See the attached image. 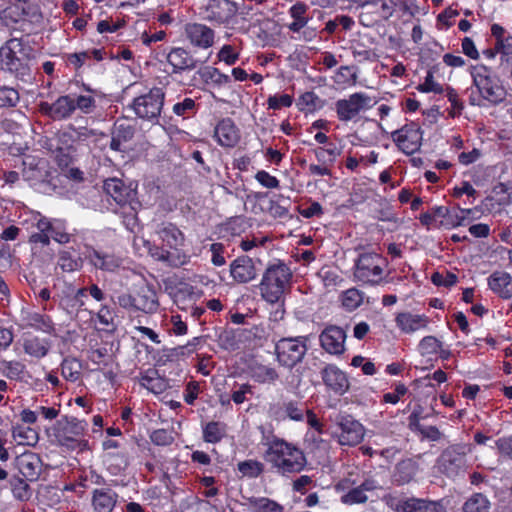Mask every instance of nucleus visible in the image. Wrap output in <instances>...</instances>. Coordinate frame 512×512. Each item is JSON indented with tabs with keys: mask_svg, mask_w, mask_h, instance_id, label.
<instances>
[{
	"mask_svg": "<svg viewBox=\"0 0 512 512\" xmlns=\"http://www.w3.org/2000/svg\"><path fill=\"white\" fill-rule=\"evenodd\" d=\"M112 134L123 143L130 141L134 137V128L127 124L116 125Z\"/></svg>",
	"mask_w": 512,
	"mask_h": 512,
	"instance_id": "69168bd1",
	"label": "nucleus"
},
{
	"mask_svg": "<svg viewBox=\"0 0 512 512\" xmlns=\"http://www.w3.org/2000/svg\"><path fill=\"white\" fill-rule=\"evenodd\" d=\"M364 295V292L357 288L347 289L341 294L342 306L347 311H354L363 303Z\"/></svg>",
	"mask_w": 512,
	"mask_h": 512,
	"instance_id": "4c0bfd02",
	"label": "nucleus"
},
{
	"mask_svg": "<svg viewBox=\"0 0 512 512\" xmlns=\"http://www.w3.org/2000/svg\"><path fill=\"white\" fill-rule=\"evenodd\" d=\"M319 340L321 347L329 354L341 355L345 351L346 332L339 326L326 327Z\"/></svg>",
	"mask_w": 512,
	"mask_h": 512,
	"instance_id": "f3484780",
	"label": "nucleus"
},
{
	"mask_svg": "<svg viewBox=\"0 0 512 512\" xmlns=\"http://www.w3.org/2000/svg\"><path fill=\"white\" fill-rule=\"evenodd\" d=\"M135 311L154 313L159 307L155 289L149 284L138 286L135 294Z\"/></svg>",
	"mask_w": 512,
	"mask_h": 512,
	"instance_id": "412c9836",
	"label": "nucleus"
},
{
	"mask_svg": "<svg viewBox=\"0 0 512 512\" xmlns=\"http://www.w3.org/2000/svg\"><path fill=\"white\" fill-rule=\"evenodd\" d=\"M75 110L79 109L84 114L92 113L96 108V100L90 95H78L73 98Z\"/></svg>",
	"mask_w": 512,
	"mask_h": 512,
	"instance_id": "de8ad7c7",
	"label": "nucleus"
},
{
	"mask_svg": "<svg viewBox=\"0 0 512 512\" xmlns=\"http://www.w3.org/2000/svg\"><path fill=\"white\" fill-rule=\"evenodd\" d=\"M473 86L480 97L491 105H499L506 99L507 92L501 80L485 65L472 66Z\"/></svg>",
	"mask_w": 512,
	"mask_h": 512,
	"instance_id": "39448f33",
	"label": "nucleus"
},
{
	"mask_svg": "<svg viewBox=\"0 0 512 512\" xmlns=\"http://www.w3.org/2000/svg\"><path fill=\"white\" fill-rule=\"evenodd\" d=\"M23 347L25 353L36 358H42L48 353V343L36 337L25 340Z\"/></svg>",
	"mask_w": 512,
	"mask_h": 512,
	"instance_id": "79ce46f5",
	"label": "nucleus"
},
{
	"mask_svg": "<svg viewBox=\"0 0 512 512\" xmlns=\"http://www.w3.org/2000/svg\"><path fill=\"white\" fill-rule=\"evenodd\" d=\"M297 106L301 111L313 112L323 106V101L314 92L308 91L298 98Z\"/></svg>",
	"mask_w": 512,
	"mask_h": 512,
	"instance_id": "a19ab883",
	"label": "nucleus"
},
{
	"mask_svg": "<svg viewBox=\"0 0 512 512\" xmlns=\"http://www.w3.org/2000/svg\"><path fill=\"white\" fill-rule=\"evenodd\" d=\"M249 503L252 512H283L284 510L282 505L265 497L250 498Z\"/></svg>",
	"mask_w": 512,
	"mask_h": 512,
	"instance_id": "58836bf2",
	"label": "nucleus"
},
{
	"mask_svg": "<svg viewBox=\"0 0 512 512\" xmlns=\"http://www.w3.org/2000/svg\"><path fill=\"white\" fill-rule=\"evenodd\" d=\"M88 424L76 417L63 416L51 428L52 443L68 450H83L88 442L83 439Z\"/></svg>",
	"mask_w": 512,
	"mask_h": 512,
	"instance_id": "7ed1b4c3",
	"label": "nucleus"
},
{
	"mask_svg": "<svg viewBox=\"0 0 512 512\" xmlns=\"http://www.w3.org/2000/svg\"><path fill=\"white\" fill-rule=\"evenodd\" d=\"M230 274L237 283L244 284L256 278L257 270L250 257L240 256L230 264Z\"/></svg>",
	"mask_w": 512,
	"mask_h": 512,
	"instance_id": "4be33fe9",
	"label": "nucleus"
},
{
	"mask_svg": "<svg viewBox=\"0 0 512 512\" xmlns=\"http://www.w3.org/2000/svg\"><path fill=\"white\" fill-rule=\"evenodd\" d=\"M501 63L512 64V36H507L505 40L497 41Z\"/></svg>",
	"mask_w": 512,
	"mask_h": 512,
	"instance_id": "4d7b16f0",
	"label": "nucleus"
},
{
	"mask_svg": "<svg viewBox=\"0 0 512 512\" xmlns=\"http://www.w3.org/2000/svg\"><path fill=\"white\" fill-rule=\"evenodd\" d=\"M470 448L466 444H454L442 451L437 459L438 470L449 478L464 475L467 470V454Z\"/></svg>",
	"mask_w": 512,
	"mask_h": 512,
	"instance_id": "0eeeda50",
	"label": "nucleus"
},
{
	"mask_svg": "<svg viewBox=\"0 0 512 512\" xmlns=\"http://www.w3.org/2000/svg\"><path fill=\"white\" fill-rule=\"evenodd\" d=\"M412 431L420 433L423 438L430 441H438L442 437V433L436 426H425L422 424L420 428H415Z\"/></svg>",
	"mask_w": 512,
	"mask_h": 512,
	"instance_id": "338daca9",
	"label": "nucleus"
},
{
	"mask_svg": "<svg viewBox=\"0 0 512 512\" xmlns=\"http://www.w3.org/2000/svg\"><path fill=\"white\" fill-rule=\"evenodd\" d=\"M218 58L227 65H234L239 58V54L234 51L231 45H224L218 53Z\"/></svg>",
	"mask_w": 512,
	"mask_h": 512,
	"instance_id": "0e129e2a",
	"label": "nucleus"
},
{
	"mask_svg": "<svg viewBox=\"0 0 512 512\" xmlns=\"http://www.w3.org/2000/svg\"><path fill=\"white\" fill-rule=\"evenodd\" d=\"M214 137L221 146L233 148L240 140V133L234 122L230 118H225L216 125Z\"/></svg>",
	"mask_w": 512,
	"mask_h": 512,
	"instance_id": "5701e85b",
	"label": "nucleus"
},
{
	"mask_svg": "<svg viewBox=\"0 0 512 512\" xmlns=\"http://www.w3.org/2000/svg\"><path fill=\"white\" fill-rule=\"evenodd\" d=\"M431 281L436 286L451 287L457 283L458 278L455 274L450 273V272H447L445 275H443L439 272H435L431 276Z\"/></svg>",
	"mask_w": 512,
	"mask_h": 512,
	"instance_id": "13d9d810",
	"label": "nucleus"
},
{
	"mask_svg": "<svg viewBox=\"0 0 512 512\" xmlns=\"http://www.w3.org/2000/svg\"><path fill=\"white\" fill-rule=\"evenodd\" d=\"M255 179L264 187L274 189L278 188L280 185L279 180L270 175L268 172L261 170L258 171L255 175Z\"/></svg>",
	"mask_w": 512,
	"mask_h": 512,
	"instance_id": "e2e57ef3",
	"label": "nucleus"
},
{
	"mask_svg": "<svg viewBox=\"0 0 512 512\" xmlns=\"http://www.w3.org/2000/svg\"><path fill=\"white\" fill-rule=\"evenodd\" d=\"M200 10L203 19L219 25H229L236 19L238 5L230 0H207Z\"/></svg>",
	"mask_w": 512,
	"mask_h": 512,
	"instance_id": "ddd939ff",
	"label": "nucleus"
},
{
	"mask_svg": "<svg viewBox=\"0 0 512 512\" xmlns=\"http://www.w3.org/2000/svg\"><path fill=\"white\" fill-rule=\"evenodd\" d=\"M197 74L206 84L216 87L225 86L231 82L228 75L221 73L217 68L211 66L199 68Z\"/></svg>",
	"mask_w": 512,
	"mask_h": 512,
	"instance_id": "473e14b6",
	"label": "nucleus"
},
{
	"mask_svg": "<svg viewBox=\"0 0 512 512\" xmlns=\"http://www.w3.org/2000/svg\"><path fill=\"white\" fill-rule=\"evenodd\" d=\"M39 456L33 452H25L15 459V465L19 472L29 481H35L40 474Z\"/></svg>",
	"mask_w": 512,
	"mask_h": 512,
	"instance_id": "393cba45",
	"label": "nucleus"
},
{
	"mask_svg": "<svg viewBox=\"0 0 512 512\" xmlns=\"http://www.w3.org/2000/svg\"><path fill=\"white\" fill-rule=\"evenodd\" d=\"M140 385L155 394L163 393L167 387V382L158 375L157 370H150L140 377Z\"/></svg>",
	"mask_w": 512,
	"mask_h": 512,
	"instance_id": "72a5a7b5",
	"label": "nucleus"
},
{
	"mask_svg": "<svg viewBox=\"0 0 512 512\" xmlns=\"http://www.w3.org/2000/svg\"><path fill=\"white\" fill-rule=\"evenodd\" d=\"M203 440L206 443H219L227 433V425L220 421H210L203 426Z\"/></svg>",
	"mask_w": 512,
	"mask_h": 512,
	"instance_id": "2f4dec72",
	"label": "nucleus"
},
{
	"mask_svg": "<svg viewBox=\"0 0 512 512\" xmlns=\"http://www.w3.org/2000/svg\"><path fill=\"white\" fill-rule=\"evenodd\" d=\"M490 509V501L487 496L482 493H474L463 504V512H488Z\"/></svg>",
	"mask_w": 512,
	"mask_h": 512,
	"instance_id": "e433bc0d",
	"label": "nucleus"
},
{
	"mask_svg": "<svg viewBox=\"0 0 512 512\" xmlns=\"http://www.w3.org/2000/svg\"><path fill=\"white\" fill-rule=\"evenodd\" d=\"M324 384L338 395H343L349 389V380L346 374L335 365H327L322 371Z\"/></svg>",
	"mask_w": 512,
	"mask_h": 512,
	"instance_id": "aec40b11",
	"label": "nucleus"
},
{
	"mask_svg": "<svg viewBox=\"0 0 512 512\" xmlns=\"http://www.w3.org/2000/svg\"><path fill=\"white\" fill-rule=\"evenodd\" d=\"M166 59L172 67L171 74H181L183 72L192 71L197 68L198 64L206 62V60L200 61L194 58L187 50L181 47L171 49Z\"/></svg>",
	"mask_w": 512,
	"mask_h": 512,
	"instance_id": "a211bd4d",
	"label": "nucleus"
},
{
	"mask_svg": "<svg viewBox=\"0 0 512 512\" xmlns=\"http://www.w3.org/2000/svg\"><path fill=\"white\" fill-rule=\"evenodd\" d=\"M57 265L63 272H74L81 268L82 261L80 258H74L68 251H61Z\"/></svg>",
	"mask_w": 512,
	"mask_h": 512,
	"instance_id": "c03bdc74",
	"label": "nucleus"
},
{
	"mask_svg": "<svg viewBox=\"0 0 512 512\" xmlns=\"http://www.w3.org/2000/svg\"><path fill=\"white\" fill-rule=\"evenodd\" d=\"M49 235L50 238H53L60 244H66L70 241V235L63 230L60 222H54Z\"/></svg>",
	"mask_w": 512,
	"mask_h": 512,
	"instance_id": "774afa93",
	"label": "nucleus"
},
{
	"mask_svg": "<svg viewBox=\"0 0 512 512\" xmlns=\"http://www.w3.org/2000/svg\"><path fill=\"white\" fill-rule=\"evenodd\" d=\"M376 104L370 96L357 92L346 99H339L335 103V110L340 121L348 122L354 119L363 110H368Z\"/></svg>",
	"mask_w": 512,
	"mask_h": 512,
	"instance_id": "4468645a",
	"label": "nucleus"
},
{
	"mask_svg": "<svg viewBox=\"0 0 512 512\" xmlns=\"http://www.w3.org/2000/svg\"><path fill=\"white\" fill-rule=\"evenodd\" d=\"M165 93L161 88H153L147 94L136 97L130 107L137 117L158 123L164 105Z\"/></svg>",
	"mask_w": 512,
	"mask_h": 512,
	"instance_id": "9d476101",
	"label": "nucleus"
},
{
	"mask_svg": "<svg viewBox=\"0 0 512 512\" xmlns=\"http://www.w3.org/2000/svg\"><path fill=\"white\" fill-rule=\"evenodd\" d=\"M19 101L18 90L10 86H0V108L15 107Z\"/></svg>",
	"mask_w": 512,
	"mask_h": 512,
	"instance_id": "a18cd8bd",
	"label": "nucleus"
},
{
	"mask_svg": "<svg viewBox=\"0 0 512 512\" xmlns=\"http://www.w3.org/2000/svg\"><path fill=\"white\" fill-rule=\"evenodd\" d=\"M185 35L190 43L199 48L207 49L214 43V31L200 23H189L185 26Z\"/></svg>",
	"mask_w": 512,
	"mask_h": 512,
	"instance_id": "6ab92c4d",
	"label": "nucleus"
},
{
	"mask_svg": "<svg viewBox=\"0 0 512 512\" xmlns=\"http://www.w3.org/2000/svg\"><path fill=\"white\" fill-rule=\"evenodd\" d=\"M265 459L281 475L299 473L307 465L303 451L283 439L273 437L264 442Z\"/></svg>",
	"mask_w": 512,
	"mask_h": 512,
	"instance_id": "f257e3e1",
	"label": "nucleus"
},
{
	"mask_svg": "<svg viewBox=\"0 0 512 512\" xmlns=\"http://www.w3.org/2000/svg\"><path fill=\"white\" fill-rule=\"evenodd\" d=\"M30 325L45 333H52L54 330V324L51 318L40 313H34L30 316Z\"/></svg>",
	"mask_w": 512,
	"mask_h": 512,
	"instance_id": "49530a36",
	"label": "nucleus"
},
{
	"mask_svg": "<svg viewBox=\"0 0 512 512\" xmlns=\"http://www.w3.org/2000/svg\"><path fill=\"white\" fill-rule=\"evenodd\" d=\"M105 463L108 471L117 475L129 465L128 454L125 451L109 452L105 454Z\"/></svg>",
	"mask_w": 512,
	"mask_h": 512,
	"instance_id": "f704fd0d",
	"label": "nucleus"
},
{
	"mask_svg": "<svg viewBox=\"0 0 512 512\" xmlns=\"http://www.w3.org/2000/svg\"><path fill=\"white\" fill-rule=\"evenodd\" d=\"M442 343L434 336H426L419 343V351L422 355L435 354L441 348Z\"/></svg>",
	"mask_w": 512,
	"mask_h": 512,
	"instance_id": "09e8293b",
	"label": "nucleus"
},
{
	"mask_svg": "<svg viewBox=\"0 0 512 512\" xmlns=\"http://www.w3.org/2000/svg\"><path fill=\"white\" fill-rule=\"evenodd\" d=\"M386 266L387 260L380 254L363 252L355 261L353 276L363 284L378 285L383 279Z\"/></svg>",
	"mask_w": 512,
	"mask_h": 512,
	"instance_id": "423d86ee",
	"label": "nucleus"
},
{
	"mask_svg": "<svg viewBox=\"0 0 512 512\" xmlns=\"http://www.w3.org/2000/svg\"><path fill=\"white\" fill-rule=\"evenodd\" d=\"M81 364L74 358H65L61 363V374L69 381L75 382L80 376Z\"/></svg>",
	"mask_w": 512,
	"mask_h": 512,
	"instance_id": "37998d69",
	"label": "nucleus"
},
{
	"mask_svg": "<svg viewBox=\"0 0 512 512\" xmlns=\"http://www.w3.org/2000/svg\"><path fill=\"white\" fill-rule=\"evenodd\" d=\"M71 147L64 149L58 148L55 153V160L58 166L62 169L68 168L73 162V155L71 153Z\"/></svg>",
	"mask_w": 512,
	"mask_h": 512,
	"instance_id": "680f3d73",
	"label": "nucleus"
},
{
	"mask_svg": "<svg viewBox=\"0 0 512 512\" xmlns=\"http://www.w3.org/2000/svg\"><path fill=\"white\" fill-rule=\"evenodd\" d=\"M87 258L90 264L93 265L96 269L107 272L116 271L122 264L121 258L115 254L97 250L95 248H91L88 251Z\"/></svg>",
	"mask_w": 512,
	"mask_h": 512,
	"instance_id": "b1692460",
	"label": "nucleus"
},
{
	"mask_svg": "<svg viewBox=\"0 0 512 512\" xmlns=\"http://www.w3.org/2000/svg\"><path fill=\"white\" fill-rule=\"evenodd\" d=\"M118 499V494L111 488L95 489L92 492V505L95 512H112Z\"/></svg>",
	"mask_w": 512,
	"mask_h": 512,
	"instance_id": "bb28decb",
	"label": "nucleus"
},
{
	"mask_svg": "<svg viewBox=\"0 0 512 512\" xmlns=\"http://www.w3.org/2000/svg\"><path fill=\"white\" fill-rule=\"evenodd\" d=\"M75 112L73 97L64 95L57 98L54 102L53 120H64L72 116Z\"/></svg>",
	"mask_w": 512,
	"mask_h": 512,
	"instance_id": "c9c22d12",
	"label": "nucleus"
},
{
	"mask_svg": "<svg viewBox=\"0 0 512 512\" xmlns=\"http://www.w3.org/2000/svg\"><path fill=\"white\" fill-rule=\"evenodd\" d=\"M489 288L502 299L512 298V277L504 271H495L487 279Z\"/></svg>",
	"mask_w": 512,
	"mask_h": 512,
	"instance_id": "a878e982",
	"label": "nucleus"
},
{
	"mask_svg": "<svg viewBox=\"0 0 512 512\" xmlns=\"http://www.w3.org/2000/svg\"><path fill=\"white\" fill-rule=\"evenodd\" d=\"M423 499L408 498L400 501L396 506L397 512H422Z\"/></svg>",
	"mask_w": 512,
	"mask_h": 512,
	"instance_id": "864d4df0",
	"label": "nucleus"
},
{
	"mask_svg": "<svg viewBox=\"0 0 512 512\" xmlns=\"http://www.w3.org/2000/svg\"><path fill=\"white\" fill-rule=\"evenodd\" d=\"M32 49L19 38H12L0 48V70L15 78L29 82L31 80L30 53Z\"/></svg>",
	"mask_w": 512,
	"mask_h": 512,
	"instance_id": "f03ea898",
	"label": "nucleus"
},
{
	"mask_svg": "<svg viewBox=\"0 0 512 512\" xmlns=\"http://www.w3.org/2000/svg\"><path fill=\"white\" fill-rule=\"evenodd\" d=\"M284 411L291 420L301 421L304 418L305 408L294 401L284 403Z\"/></svg>",
	"mask_w": 512,
	"mask_h": 512,
	"instance_id": "6e6d98bb",
	"label": "nucleus"
},
{
	"mask_svg": "<svg viewBox=\"0 0 512 512\" xmlns=\"http://www.w3.org/2000/svg\"><path fill=\"white\" fill-rule=\"evenodd\" d=\"M417 89L423 93L433 92L436 94H441L444 92L443 87L439 83L434 81V76H433L432 71L427 72L425 81L422 84H419Z\"/></svg>",
	"mask_w": 512,
	"mask_h": 512,
	"instance_id": "3c124183",
	"label": "nucleus"
},
{
	"mask_svg": "<svg viewBox=\"0 0 512 512\" xmlns=\"http://www.w3.org/2000/svg\"><path fill=\"white\" fill-rule=\"evenodd\" d=\"M156 232L160 239L171 249L177 250L179 246L183 245L184 236L172 223H161Z\"/></svg>",
	"mask_w": 512,
	"mask_h": 512,
	"instance_id": "c756f323",
	"label": "nucleus"
},
{
	"mask_svg": "<svg viewBox=\"0 0 512 512\" xmlns=\"http://www.w3.org/2000/svg\"><path fill=\"white\" fill-rule=\"evenodd\" d=\"M210 251L212 253L211 262L215 266H223L226 263V259L224 257L225 246L223 243H213L210 246Z\"/></svg>",
	"mask_w": 512,
	"mask_h": 512,
	"instance_id": "052dcab7",
	"label": "nucleus"
},
{
	"mask_svg": "<svg viewBox=\"0 0 512 512\" xmlns=\"http://www.w3.org/2000/svg\"><path fill=\"white\" fill-rule=\"evenodd\" d=\"M380 488L379 483L372 477H366L361 482L351 477L342 479L337 485V490L346 491L341 495V502L345 505L364 504L369 500L368 493Z\"/></svg>",
	"mask_w": 512,
	"mask_h": 512,
	"instance_id": "1a4fd4ad",
	"label": "nucleus"
},
{
	"mask_svg": "<svg viewBox=\"0 0 512 512\" xmlns=\"http://www.w3.org/2000/svg\"><path fill=\"white\" fill-rule=\"evenodd\" d=\"M306 336L281 338L275 343L276 360L280 366L292 369L300 363L308 348Z\"/></svg>",
	"mask_w": 512,
	"mask_h": 512,
	"instance_id": "6e6552de",
	"label": "nucleus"
},
{
	"mask_svg": "<svg viewBox=\"0 0 512 512\" xmlns=\"http://www.w3.org/2000/svg\"><path fill=\"white\" fill-rule=\"evenodd\" d=\"M292 102V97L288 94L274 95L268 98V107L277 110L282 107H290Z\"/></svg>",
	"mask_w": 512,
	"mask_h": 512,
	"instance_id": "bf43d9fd",
	"label": "nucleus"
},
{
	"mask_svg": "<svg viewBox=\"0 0 512 512\" xmlns=\"http://www.w3.org/2000/svg\"><path fill=\"white\" fill-rule=\"evenodd\" d=\"M53 300L58 303L59 307L69 314L77 311L76 304L78 300L73 295V284L63 282L62 287H57Z\"/></svg>",
	"mask_w": 512,
	"mask_h": 512,
	"instance_id": "cd10ccee",
	"label": "nucleus"
},
{
	"mask_svg": "<svg viewBox=\"0 0 512 512\" xmlns=\"http://www.w3.org/2000/svg\"><path fill=\"white\" fill-rule=\"evenodd\" d=\"M335 430L333 434L340 445L355 446L364 438L363 425L349 414L338 413L332 418Z\"/></svg>",
	"mask_w": 512,
	"mask_h": 512,
	"instance_id": "9b49d317",
	"label": "nucleus"
},
{
	"mask_svg": "<svg viewBox=\"0 0 512 512\" xmlns=\"http://www.w3.org/2000/svg\"><path fill=\"white\" fill-rule=\"evenodd\" d=\"M103 189L120 206L128 205L129 208L136 213L140 206L137 201V191L135 188L126 186L122 180L118 178H109L104 181Z\"/></svg>",
	"mask_w": 512,
	"mask_h": 512,
	"instance_id": "2eb2a0df",
	"label": "nucleus"
},
{
	"mask_svg": "<svg viewBox=\"0 0 512 512\" xmlns=\"http://www.w3.org/2000/svg\"><path fill=\"white\" fill-rule=\"evenodd\" d=\"M242 477L257 478L264 472V464L258 460L250 459L237 464Z\"/></svg>",
	"mask_w": 512,
	"mask_h": 512,
	"instance_id": "ea45409f",
	"label": "nucleus"
},
{
	"mask_svg": "<svg viewBox=\"0 0 512 512\" xmlns=\"http://www.w3.org/2000/svg\"><path fill=\"white\" fill-rule=\"evenodd\" d=\"M393 141L406 154H412L419 150L422 140L420 127L414 124L405 125L392 133Z\"/></svg>",
	"mask_w": 512,
	"mask_h": 512,
	"instance_id": "dca6fc26",
	"label": "nucleus"
},
{
	"mask_svg": "<svg viewBox=\"0 0 512 512\" xmlns=\"http://www.w3.org/2000/svg\"><path fill=\"white\" fill-rule=\"evenodd\" d=\"M173 112L182 117H189L196 112V103L192 98H185L183 101L174 104Z\"/></svg>",
	"mask_w": 512,
	"mask_h": 512,
	"instance_id": "8fccbe9b",
	"label": "nucleus"
},
{
	"mask_svg": "<svg viewBox=\"0 0 512 512\" xmlns=\"http://www.w3.org/2000/svg\"><path fill=\"white\" fill-rule=\"evenodd\" d=\"M3 13L5 18L23 25H39L43 20L39 5L30 0H11Z\"/></svg>",
	"mask_w": 512,
	"mask_h": 512,
	"instance_id": "f8f14e48",
	"label": "nucleus"
},
{
	"mask_svg": "<svg viewBox=\"0 0 512 512\" xmlns=\"http://www.w3.org/2000/svg\"><path fill=\"white\" fill-rule=\"evenodd\" d=\"M150 439L158 446H167L172 444L174 441L172 432L167 429L154 430L150 435Z\"/></svg>",
	"mask_w": 512,
	"mask_h": 512,
	"instance_id": "603ef678",
	"label": "nucleus"
},
{
	"mask_svg": "<svg viewBox=\"0 0 512 512\" xmlns=\"http://www.w3.org/2000/svg\"><path fill=\"white\" fill-rule=\"evenodd\" d=\"M249 375L259 384H274L279 379V373L274 367L258 362L249 366Z\"/></svg>",
	"mask_w": 512,
	"mask_h": 512,
	"instance_id": "c85d7f7f",
	"label": "nucleus"
},
{
	"mask_svg": "<svg viewBox=\"0 0 512 512\" xmlns=\"http://www.w3.org/2000/svg\"><path fill=\"white\" fill-rule=\"evenodd\" d=\"M291 278L292 272L284 262L270 264L259 284L262 298L271 304L279 303L290 285Z\"/></svg>",
	"mask_w": 512,
	"mask_h": 512,
	"instance_id": "20e7f679",
	"label": "nucleus"
},
{
	"mask_svg": "<svg viewBox=\"0 0 512 512\" xmlns=\"http://www.w3.org/2000/svg\"><path fill=\"white\" fill-rule=\"evenodd\" d=\"M2 369L5 375L10 379L18 378L24 370V365L18 361H1Z\"/></svg>",
	"mask_w": 512,
	"mask_h": 512,
	"instance_id": "5fc2aeb1",
	"label": "nucleus"
},
{
	"mask_svg": "<svg viewBox=\"0 0 512 512\" xmlns=\"http://www.w3.org/2000/svg\"><path fill=\"white\" fill-rule=\"evenodd\" d=\"M396 323L402 331L406 333H412L425 328L427 326L428 319L425 315L403 312L397 315Z\"/></svg>",
	"mask_w": 512,
	"mask_h": 512,
	"instance_id": "7c9ffc66",
	"label": "nucleus"
}]
</instances>
